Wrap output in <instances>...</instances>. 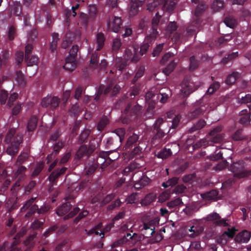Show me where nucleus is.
Instances as JSON below:
<instances>
[{"mask_svg": "<svg viewBox=\"0 0 251 251\" xmlns=\"http://www.w3.org/2000/svg\"><path fill=\"white\" fill-rule=\"evenodd\" d=\"M168 93L163 91L162 90L159 93V95L161 96V98L160 100V101L162 103H165L167 102L168 99L171 96V92L169 89L167 90Z\"/></svg>", "mask_w": 251, "mask_h": 251, "instance_id": "6e6d98bb", "label": "nucleus"}, {"mask_svg": "<svg viewBox=\"0 0 251 251\" xmlns=\"http://www.w3.org/2000/svg\"><path fill=\"white\" fill-rule=\"evenodd\" d=\"M218 193L216 190H212V191L205 193L203 195L202 197L206 198L209 200H217L218 199Z\"/></svg>", "mask_w": 251, "mask_h": 251, "instance_id": "3c124183", "label": "nucleus"}, {"mask_svg": "<svg viewBox=\"0 0 251 251\" xmlns=\"http://www.w3.org/2000/svg\"><path fill=\"white\" fill-rule=\"evenodd\" d=\"M100 54L95 51L91 56L90 61V67H92L93 70L98 68V61L99 59Z\"/></svg>", "mask_w": 251, "mask_h": 251, "instance_id": "c85d7f7f", "label": "nucleus"}, {"mask_svg": "<svg viewBox=\"0 0 251 251\" xmlns=\"http://www.w3.org/2000/svg\"><path fill=\"white\" fill-rule=\"evenodd\" d=\"M242 129H239L232 135V138L235 141L242 140L244 139V136L242 134Z\"/></svg>", "mask_w": 251, "mask_h": 251, "instance_id": "e2e57ef3", "label": "nucleus"}, {"mask_svg": "<svg viewBox=\"0 0 251 251\" xmlns=\"http://www.w3.org/2000/svg\"><path fill=\"white\" fill-rule=\"evenodd\" d=\"M52 42L50 44V49L52 52H53L57 48V42L59 40V35L57 33L52 34Z\"/></svg>", "mask_w": 251, "mask_h": 251, "instance_id": "4c0bfd02", "label": "nucleus"}, {"mask_svg": "<svg viewBox=\"0 0 251 251\" xmlns=\"http://www.w3.org/2000/svg\"><path fill=\"white\" fill-rule=\"evenodd\" d=\"M171 192L169 190H166L162 192L158 197L159 201L163 202L168 200L171 196Z\"/></svg>", "mask_w": 251, "mask_h": 251, "instance_id": "13d9d810", "label": "nucleus"}, {"mask_svg": "<svg viewBox=\"0 0 251 251\" xmlns=\"http://www.w3.org/2000/svg\"><path fill=\"white\" fill-rule=\"evenodd\" d=\"M78 50L79 47L77 45H75L72 46L70 50L69 55L66 58L65 63L63 66L64 69L72 72L76 68Z\"/></svg>", "mask_w": 251, "mask_h": 251, "instance_id": "20e7f679", "label": "nucleus"}, {"mask_svg": "<svg viewBox=\"0 0 251 251\" xmlns=\"http://www.w3.org/2000/svg\"><path fill=\"white\" fill-rule=\"evenodd\" d=\"M162 3H163V6L168 11H172L175 8L176 3L173 0L169 2L167 0H162Z\"/></svg>", "mask_w": 251, "mask_h": 251, "instance_id": "de8ad7c7", "label": "nucleus"}, {"mask_svg": "<svg viewBox=\"0 0 251 251\" xmlns=\"http://www.w3.org/2000/svg\"><path fill=\"white\" fill-rule=\"evenodd\" d=\"M181 93L183 97H187L197 89L193 82L190 81L189 78L185 77L181 83Z\"/></svg>", "mask_w": 251, "mask_h": 251, "instance_id": "9b49d317", "label": "nucleus"}, {"mask_svg": "<svg viewBox=\"0 0 251 251\" xmlns=\"http://www.w3.org/2000/svg\"><path fill=\"white\" fill-rule=\"evenodd\" d=\"M66 168H62L59 171L57 170L53 172L49 177V180L50 182H53L60 175L64 173L66 170Z\"/></svg>", "mask_w": 251, "mask_h": 251, "instance_id": "473e14b6", "label": "nucleus"}, {"mask_svg": "<svg viewBox=\"0 0 251 251\" xmlns=\"http://www.w3.org/2000/svg\"><path fill=\"white\" fill-rule=\"evenodd\" d=\"M156 199V196L153 193H150L147 195L144 200H142L141 204L143 205H147L150 204L154 201Z\"/></svg>", "mask_w": 251, "mask_h": 251, "instance_id": "f704fd0d", "label": "nucleus"}, {"mask_svg": "<svg viewBox=\"0 0 251 251\" xmlns=\"http://www.w3.org/2000/svg\"><path fill=\"white\" fill-rule=\"evenodd\" d=\"M142 6V1L139 0H131L130 3L129 14L130 16H134L139 11V8Z\"/></svg>", "mask_w": 251, "mask_h": 251, "instance_id": "f3484780", "label": "nucleus"}, {"mask_svg": "<svg viewBox=\"0 0 251 251\" xmlns=\"http://www.w3.org/2000/svg\"><path fill=\"white\" fill-rule=\"evenodd\" d=\"M97 48L96 50H100L104 47L105 37L102 32H98L96 36Z\"/></svg>", "mask_w": 251, "mask_h": 251, "instance_id": "b1692460", "label": "nucleus"}, {"mask_svg": "<svg viewBox=\"0 0 251 251\" xmlns=\"http://www.w3.org/2000/svg\"><path fill=\"white\" fill-rule=\"evenodd\" d=\"M134 181L136 182L134 185V187L136 189H139L149 184L151 182V179L146 176H143L139 180H135Z\"/></svg>", "mask_w": 251, "mask_h": 251, "instance_id": "4be33fe9", "label": "nucleus"}, {"mask_svg": "<svg viewBox=\"0 0 251 251\" xmlns=\"http://www.w3.org/2000/svg\"><path fill=\"white\" fill-rule=\"evenodd\" d=\"M176 62L174 60H172L170 63L163 70V73L167 75H168L172 73L176 65Z\"/></svg>", "mask_w": 251, "mask_h": 251, "instance_id": "ea45409f", "label": "nucleus"}, {"mask_svg": "<svg viewBox=\"0 0 251 251\" xmlns=\"http://www.w3.org/2000/svg\"><path fill=\"white\" fill-rule=\"evenodd\" d=\"M224 22L226 25L230 28H234L237 24L236 20L230 16L226 17Z\"/></svg>", "mask_w": 251, "mask_h": 251, "instance_id": "c03bdc74", "label": "nucleus"}, {"mask_svg": "<svg viewBox=\"0 0 251 251\" xmlns=\"http://www.w3.org/2000/svg\"><path fill=\"white\" fill-rule=\"evenodd\" d=\"M122 25V19L120 17L115 16L112 21L108 22V30L117 33L121 28Z\"/></svg>", "mask_w": 251, "mask_h": 251, "instance_id": "4468645a", "label": "nucleus"}, {"mask_svg": "<svg viewBox=\"0 0 251 251\" xmlns=\"http://www.w3.org/2000/svg\"><path fill=\"white\" fill-rule=\"evenodd\" d=\"M38 57L36 55L30 56L28 59L25 60L28 66H32L37 65L38 62Z\"/></svg>", "mask_w": 251, "mask_h": 251, "instance_id": "680f3d73", "label": "nucleus"}, {"mask_svg": "<svg viewBox=\"0 0 251 251\" xmlns=\"http://www.w3.org/2000/svg\"><path fill=\"white\" fill-rule=\"evenodd\" d=\"M142 239V236L136 233H133L131 231L130 233H127L122 239L119 241L120 244H127L128 246H133L137 244Z\"/></svg>", "mask_w": 251, "mask_h": 251, "instance_id": "1a4fd4ad", "label": "nucleus"}, {"mask_svg": "<svg viewBox=\"0 0 251 251\" xmlns=\"http://www.w3.org/2000/svg\"><path fill=\"white\" fill-rule=\"evenodd\" d=\"M80 22L84 26H87L89 21H92L90 18V16H88L86 14L81 12L79 13Z\"/></svg>", "mask_w": 251, "mask_h": 251, "instance_id": "a18cd8bd", "label": "nucleus"}, {"mask_svg": "<svg viewBox=\"0 0 251 251\" xmlns=\"http://www.w3.org/2000/svg\"><path fill=\"white\" fill-rule=\"evenodd\" d=\"M155 39H149V35L147 37L144 42L141 45L140 50V55L142 56L146 54L152 45V41Z\"/></svg>", "mask_w": 251, "mask_h": 251, "instance_id": "aec40b11", "label": "nucleus"}, {"mask_svg": "<svg viewBox=\"0 0 251 251\" xmlns=\"http://www.w3.org/2000/svg\"><path fill=\"white\" fill-rule=\"evenodd\" d=\"M190 70L193 71L195 70L199 65V61L196 59L194 55L190 57Z\"/></svg>", "mask_w": 251, "mask_h": 251, "instance_id": "864d4df0", "label": "nucleus"}, {"mask_svg": "<svg viewBox=\"0 0 251 251\" xmlns=\"http://www.w3.org/2000/svg\"><path fill=\"white\" fill-rule=\"evenodd\" d=\"M201 21L200 17H196L190 25L187 27L186 31L189 35H192L201 26Z\"/></svg>", "mask_w": 251, "mask_h": 251, "instance_id": "2eb2a0df", "label": "nucleus"}, {"mask_svg": "<svg viewBox=\"0 0 251 251\" xmlns=\"http://www.w3.org/2000/svg\"><path fill=\"white\" fill-rule=\"evenodd\" d=\"M238 56V52H233L228 54L227 57H224L222 60V63L223 64L227 63L229 61L232 60Z\"/></svg>", "mask_w": 251, "mask_h": 251, "instance_id": "bf43d9fd", "label": "nucleus"}, {"mask_svg": "<svg viewBox=\"0 0 251 251\" xmlns=\"http://www.w3.org/2000/svg\"><path fill=\"white\" fill-rule=\"evenodd\" d=\"M205 125V121L204 120L201 119L198 122L194 124L193 126L189 129V132L190 133L197 132V134H198L200 130L203 128Z\"/></svg>", "mask_w": 251, "mask_h": 251, "instance_id": "a878e982", "label": "nucleus"}, {"mask_svg": "<svg viewBox=\"0 0 251 251\" xmlns=\"http://www.w3.org/2000/svg\"><path fill=\"white\" fill-rule=\"evenodd\" d=\"M161 17V15L158 12H156L155 16L153 17L151 21L152 27L150 31V33L149 35V38H151L152 39H155L158 36L157 26L160 22Z\"/></svg>", "mask_w": 251, "mask_h": 251, "instance_id": "ddd939ff", "label": "nucleus"}, {"mask_svg": "<svg viewBox=\"0 0 251 251\" xmlns=\"http://www.w3.org/2000/svg\"><path fill=\"white\" fill-rule=\"evenodd\" d=\"M241 77V73L238 72H233L228 75L226 80V83L227 85L233 84L235 81Z\"/></svg>", "mask_w": 251, "mask_h": 251, "instance_id": "bb28decb", "label": "nucleus"}, {"mask_svg": "<svg viewBox=\"0 0 251 251\" xmlns=\"http://www.w3.org/2000/svg\"><path fill=\"white\" fill-rule=\"evenodd\" d=\"M230 170L234 174V176L238 178H243L250 176L251 171L246 169L243 164L240 162H236L232 164Z\"/></svg>", "mask_w": 251, "mask_h": 251, "instance_id": "423d86ee", "label": "nucleus"}, {"mask_svg": "<svg viewBox=\"0 0 251 251\" xmlns=\"http://www.w3.org/2000/svg\"><path fill=\"white\" fill-rule=\"evenodd\" d=\"M60 102V100L58 97L48 95L42 99L41 104L43 108L49 107L54 110L58 106Z\"/></svg>", "mask_w": 251, "mask_h": 251, "instance_id": "9d476101", "label": "nucleus"}, {"mask_svg": "<svg viewBox=\"0 0 251 251\" xmlns=\"http://www.w3.org/2000/svg\"><path fill=\"white\" fill-rule=\"evenodd\" d=\"M141 106L136 104L132 106L131 103H128L124 110L125 117L122 118V122L124 124H128L130 121L135 119L140 114Z\"/></svg>", "mask_w": 251, "mask_h": 251, "instance_id": "7ed1b4c3", "label": "nucleus"}, {"mask_svg": "<svg viewBox=\"0 0 251 251\" xmlns=\"http://www.w3.org/2000/svg\"><path fill=\"white\" fill-rule=\"evenodd\" d=\"M37 117L35 115L32 116L28 121L27 130L31 132L34 131L37 126Z\"/></svg>", "mask_w": 251, "mask_h": 251, "instance_id": "c756f323", "label": "nucleus"}, {"mask_svg": "<svg viewBox=\"0 0 251 251\" xmlns=\"http://www.w3.org/2000/svg\"><path fill=\"white\" fill-rule=\"evenodd\" d=\"M207 107L206 105H201L196 107L191 112L190 117L192 118H195L200 115L202 112L205 111Z\"/></svg>", "mask_w": 251, "mask_h": 251, "instance_id": "cd10ccee", "label": "nucleus"}, {"mask_svg": "<svg viewBox=\"0 0 251 251\" xmlns=\"http://www.w3.org/2000/svg\"><path fill=\"white\" fill-rule=\"evenodd\" d=\"M146 103L148 104L147 114L150 115L151 116L153 115L155 112V101L154 100H151Z\"/></svg>", "mask_w": 251, "mask_h": 251, "instance_id": "49530a36", "label": "nucleus"}, {"mask_svg": "<svg viewBox=\"0 0 251 251\" xmlns=\"http://www.w3.org/2000/svg\"><path fill=\"white\" fill-rule=\"evenodd\" d=\"M145 72V68L143 67H140L138 68L137 72L136 73V74L133 78V79L132 80V83L133 84H134L136 82V81L138 80V79L141 77Z\"/></svg>", "mask_w": 251, "mask_h": 251, "instance_id": "5fc2aeb1", "label": "nucleus"}, {"mask_svg": "<svg viewBox=\"0 0 251 251\" xmlns=\"http://www.w3.org/2000/svg\"><path fill=\"white\" fill-rule=\"evenodd\" d=\"M239 115L240 118L239 120V122L241 125L246 126L251 122V113H248L247 109H245L241 110L239 113Z\"/></svg>", "mask_w": 251, "mask_h": 251, "instance_id": "6ab92c4d", "label": "nucleus"}, {"mask_svg": "<svg viewBox=\"0 0 251 251\" xmlns=\"http://www.w3.org/2000/svg\"><path fill=\"white\" fill-rule=\"evenodd\" d=\"M164 122L165 121L164 119L162 118H159L157 119L153 124V130L152 132H155V130H156L161 129L160 128L161 126L164 123Z\"/></svg>", "mask_w": 251, "mask_h": 251, "instance_id": "338daca9", "label": "nucleus"}, {"mask_svg": "<svg viewBox=\"0 0 251 251\" xmlns=\"http://www.w3.org/2000/svg\"><path fill=\"white\" fill-rule=\"evenodd\" d=\"M109 119L108 117L106 116H103L100 120L98 124L97 125V129L99 131H101L106 127V126L109 123Z\"/></svg>", "mask_w": 251, "mask_h": 251, "instance_id": "72a5a7b5", "label": "nucleus"}, {"mask_svg": "<svg viewBox=\"0 0 251 251\" xmlns=\"http://www.w3.org/2000/svg\"><path fill=\"white\" fill-rule=\"evenodd\" d=\"M139 159H136L133 163H131L128 167H126L123 172V176H129V181H131V179H135L137 176H140L142 174L141 172L136 173L134 175L132 173L134 170L136 168H139L142 166L139 164Z\"/></svg>", "mask_w": 251, "mask_h": 251, "instance_id": "6e6552de", "label": "nucleus"}, {"mask_svg": "<svg viewBox=\"0 0 251 251\" xmlns=\"http://www.w3.org/2000/svg\"><path fill=\"white\" fill-rule=\"evenodd\" d=\"M96 149L95 145L91 143L88 147L85 145H81L76 152V157H90Z\"/></svg>", "mask_w": 251, "mask_h": 251, "instance_id": "f8f14e48", "label": "nucleus"}, {"mask_svg": "<svg viewBox=\"0 0 251 251\" xmlns=\"http://www.w3.org/2000/svg\"><path fill=\"white\" fill-rule=\"evenodd\" d=\"M224 6V1L222 0H214L211 4V8L214 11H220Z\"/></svg>", "mask_w": 251, "mask_h": 251, "instance_id": "a19ab883", "label": "nucleus"}, {"mask_svg": "<svg viewBox=\"0 0 251 251\" xmlns=\"http://www.w3.org/2000/svg\"><path fill=\"white\" fill-rule=\"evenodd\" d=\"M139 138V135L135 134L133 133L132 135L129 136L128 138L127 139V140L126 141V148H129L132 145H134V144L136 143V142L138 141Z\"/></svg>", "mask_w": 251, "mask_h": 251, "instance_id": "e433bc0d", "label": "nucleus"}, {"mask_svg": "<svg viewBox=\"0 0 251 251\" xmlns=\"http://www.w3.org/2000/svg\"><path fill=\"white\" fill-rule=\"evenodd\" d=\"M64 146V143L61 140H59L54 144L51 153L48 154L47 157H52V156H55L57 155L60 151L63 148Z\"/></svg>", "mask_w": 251, "mask_h": 251, "instance_id": "393cba45", "label": "nucleus"}, {"mask_svg": "<svg viewBox=\"0 0 251 251\" xmlns=\"http://www.w3.org/2000/svg\"><path fill=\"white\" fill-rule=\"evenodd\" d=\"M167 206L170 208H179L184 205L183 202L182 201L181 199L180 198H176L173 201H171L167 203Z\"/></svg>", "mask_w": 251, "mask_h": 251, "instance_id": "2f4dec72", "label": "nucleus"}, {"mask_svg": "<svg viewBox=\"0 0 251 251\" xmlns=\"http://www.w3.org/2000/svg\"><path fill=\"white\" fill-rule=\"evenodd\" d=\"M72 205L69 202L63 204L57 210L56 213L59 216L65 215L70 210Z\"/></svg>", "mask_w": 251, "mask_h": 251, "instance_id": "7c9ffc66", "label": "nucleus"}, {"mask_svg": "<svg viewBox=\"0 0 251 251\" xmlns=\"http://www.w3.org/2000/svg\"><path fill=\"white\" fill-rule=\"evenodd\" d=\"M90 134V130L89 129H84L79 137V142L81 143L86 142Z\"/></svg>", "mask_w": 251, "mask_h": 251, "instance_id": "8fccbe9b", "label": "nucleus"}, {"mask_svg": "<svg viewBox=\"0 0 251 251\" xmlns=\"http://www.w3.org/2000/svg\"><path fill=\"white\" fill-rule=\"evenodd\" d=\"M127 63L125 59L118 58L116 59V66L120 71L124 70L126 67Z\"/></svg>", "mask_w": 251, "mask_h": 251, "instance_id": "58836bf2", "label": "nucleus"}, {"mask_svg": "<svg viewBox=\"0 0 251 251\" xmlns=\"http://www.w3.org/2000/svg\"><path fill=\"white\" fill-rule=\"evenodd\" d=\"M158 223L159 220L157 218L150 217L147 219H144L143 227L140 229L144 230L146 236L149 237L153 235L154 232L155 226L158 224Z\"/></svg>", "mask_w": 251, "mask_h": 251, "instance_id": "0eeeda50", "label": "nucleus"}, {"mask_svg": "<svg viewBox=\"0 0 251 251\" xmlns=\"http://www.w3.org/2000/svg\"><path fill=\"white\" fill-rule=\"evenodd\" d=\"M16 34V29L14 25L9 27L8 31V38L10 41L14 40Z\"/></svg>", "mask_w": 251, "mask_h": 251, "instance_id": "0e129e2a", "label": "nucleus"}, {"mask_svg": "<svg viewBox=\"0 0 251 251\" xmlns=\"http://www.w3.org/2000/svg\"><path fill=\"white\" fill-rule=\"evenodd\" d=\"M222 126H217L211 130L207 135L206 137L200 140L193 146L194 150L202 147L212 146L215 143H220L224 140V134L221 133Z\"/></svg>", "mask_w": 251, "mask_h": 251, "instance_id": "f257e3e1", "label": "nucleus"}, {"mask_svg": "<svg viewBox=\"0 0 251 251\" xmlns=\"http://www.w3.org/2000/svg\"><path fill=\"white\" fill-rule=\"evenodd\" d=\"M102 226L101 224H99L96 227L89 231L88 234H95L96 235H100L101 238L104 237V233L100 229Z\"/></svg>", "mask_w": 251, "mask_h": 251, "instance_id": "37998d69", "label": "nucleus"}, {"mask_svg": "<svg viewBox=\"0 0 251 251\" xmlns=\"http://www.w3.org/2000/svg\"><path fill=\"white\" fill-rule=\"evenodd\" d=\"M34 201L33 199H31L27 201L26 202L25 204V205L22 207L21 208V210H25L27 209H28L29 207V212L25 215V216H28L30 215L33 213L36 210L38 209V206L36 205H34L31 206L32 204L33 203Z\"/></svg>", "mask_w": 251, "mask_h": 251, "instance_id": "5701e85b", "label": "nucleus"}, {"mask_svg": "<svg viewBox=\"0 0 251 251\" xmlns=\"http://www.w3.org/2000/svg\"><path fill=\"white\" fill-rule=\"evenodd\" d=\"M113 132L119 136L120 141L122 142L124 139V136L126 133L125 128L123 127L118 128L115 129Z\"/></svg>", "mask_w": 251, "mask_h": 251, "instance_id": "052dcab7", "label": "nucleus"}, {"mask_svg": "<svg viewBox=\"0 0 251 251\" xmlns=\"http://www.w3.org/2000/svg\"><path fill=\"white\" fill-rule=\"evenodd\" d=\"M220 217L219 214L217 213H213L212 214L208 215L206 219L207 221H214V223L218 226H227V224L226 221L224 219H220Z\"/></svg>", "mask_w": 251, "mask_h": 251, "instance_id": "dca6fc26", "label": "nucleus"}, {"mask_svg": "<svg viewBox=\"0 0 251 251\" xmlns=\"http://www.w3.org/2000/svg\"><path fill=\"white\" fill-rule=\"evenodd\" d=\"M11 14L15 16H21L22 14V6L19 1H15L10 6Z\"/></svg>", "mask_w": 251, "mask_h": 251, "instance_id": "412c9836", "label": "nucleus"}, {"mask_svg": "<svg viewBox=\"0 0 251 251\" xmlns=\"http://www.w3.org/2000/svg\"><path fill=\"white\" fill-rule=\"evenodd\" d=\"M16 79L20 85L24 86L26 84L25 78L21 71L16 72Z\"/></svg>", "mask_w": 251, "mask_h": 251, "instance_id": "c9c22d12", "label": "nucleus"}, {"mask_svg": "<svg viewBox=\"0 0 251 251\" xmlns=\"http://www.w3.org/2000/svg\"><path fill=\"white\" fill-rule=\"evenodd\" d=\"M22 134L18 133L16 134V129H10L6 134L4 142L11 143L6 150L7 153L11 156H14L19 150V146L23 142Z\"/></svg>", "mask_w": 251, "mask_h": 251, "instance_id": "f03ea898", "label": "nucleus"}, {"mask_svg": "<svg viewBox=\"0 0 251 251\" xmlns=\"http://www.w3.org/2000/svg\"><path fill=\"white\" fill-rule=\"evenodd\" d=\"M88 11L90 18L94 20L97 13V8L95 5L91 4L88 6Z\"/></svg>", "mask_w": 251, "mask_h": 251, "instance_id": "603ef678", "label": "nucleus"}, {"mask_svg": "<svg viewBox=\"0 0 251 251\" xmlns=\"http://www.w3.org/2000/svg\"><path fill=\"white\" fill-rule=\"evenodd\" d=\"M120 89V87L118 85H115L113 86V85L111 84L105 88L103 84H100L94 99V100L97 102H99L100 100H103L104 96L110 92H111L112 96H115L119 93Z\"/></svg>", "mask_w": 251, "mask_h": 251, "instance_id": "39448f33", "label": "nucleus"}, {"mask_svg": "<svg viewBox=\"0 0 251 251\" xmlns=\"http://www.w3.org/2000/svg\"><path fill=\"white\" fill-rule=\"evenodd\" d=\"M122 43L121 40L118 38L114 39L113 41L112 50L116 52L121 48Z\"/></svg>", "mask_w": 251, "mask_h": 251, "instance_id": "69168bd1", "label": "nucleus"}, {"mask_svg": "<svg viewBox=\"0 0 251 251\" xmlns=\"http://www.w3.org/2000/svg\"><path fill=\"white\" fill-rule=\"evenodd\" d=\"M251 237V233L246 230H244L239 233L235 237L236 242L242 243L248 242Z\"/></svg>", "mask_w": 251, "mask_h": 251, "instance_id": "a211bd4d", "label": "nucleus"}, {"mask_svg": "<svg viewBox=\"0 0 251 251\" xmlns=\"http://www.w3.org/2000/svg\"><path fill=\"white\" fill-rule=\"evenodd\" d=\"M162 3V0H156L147 4V10L153 11L156 7Z\"/></svg>", "mask_w": 251, "mask_h": 251, "instance_id": "09e8293b", "label": "nucleus"}, {"mask_svg": "<svg viewBox=\"0 0 251 251\" xmlns=\"http://www.w3.org/2000/svg\"><path fill=\"white\" fill-rule=\"evenodd\" d=\"M238 102L241 104L242 103H248L251 102V94H248L245 96H242L241 98H238Z\"/></svg>", "mask_w": 251, "mask_h": 251, "instance_id": "774afa93", "label": "nucleus"}, {"mask_svg": "<svg viewBox=\"0 0 251 251\" xmlns=\"http://www.w3.org/2000/svg\"><path fill=\"white\" fill-rule=\"evenodd\" d=\"M152 132L154 133V135L152 139L153 141L161 139L166 134V132L162 129L156 130L155 132Z\"/></svg>", "mask_w": 251, "mask_h": 251, "instance_id": "4d7b16f0", "label": "nucleus"}, {"mask_svg": "<svg viewBox=\"0 0 251 251\" xmlns=\"http://www.w3.org/2000/svg\"><path fill=\"white\" fill-rule=\"evenodd\" d=\"M207 8V5L205 3L199 4L196 8L195 11V16L196 17H200L202 13Z\"/></svg>", "mask_w": 251, "mask_h": 251, "instance_id": "79ce46f5", "label": "nucleus"}]
</instances>
